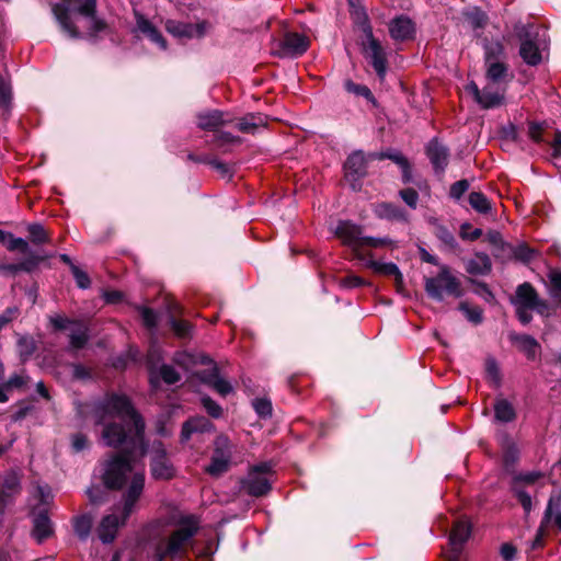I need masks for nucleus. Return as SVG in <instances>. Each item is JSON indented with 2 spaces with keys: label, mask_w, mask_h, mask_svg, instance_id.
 <instances>
[{
  "label": "nucleus",
  "mask_w": 561,
  "mask_h": 561,
  "mask_svg": "<svg viewBox=\"0 0 561 561\" xmlns=\"http://www.w3.org/2000/svg\"><path fill=\"white\" fill-rule=\"evenodd\" d=\"M103 482L108 489L119 490L123 493V506L119 515L113 513L104 516L98 527V536L103 543H111L116 538L119 527L124 526L142 494L145 473L137 468L129 455L117 454L105 465Z\"/></svg>",
  "instance_id": "1"
},
{
  "label": "nucleus",
  "mask_w": 561,
  "mask_h": 561,
  "mask_svg": "<svg viewBox=\"0 0 561 561\" xmlns=\"http://www.w3.org/2000/svg\"><path fill=\"white\" fill-rule=\"evenodd\" d=\"M98 423L105 424L102 439L107 446L127 444L131 453L146 454L145 423L124 394H107L95 409Z\"/></svg>",
  "instance_id": "2"
},
{
  "label": "nucleus",
  "mask_w": 561,
  "mask_h": 561,
  "mask_svg": "<svg viewBox=\"0 0 561 561\" xmlns=\"http://www.w3.org/2000/svg\"><path fill=\"white\" fill-rule=\"evenodd\" d=\"M199 519L195 515L172 513L167 518H159L151 525L153 561H178L184 559L192 546L193 538L199 529Z\"/></svg>",
  "instance_id": "3"
},
{
  "label": "nucleus",
  "mask_w": 561,
  "mask_h": 561,
  "mask_svg": "<svg viewBox=\"0 0 561 561\" xmlns=\"http://www.w3.org/2000/svg\"><path fill=\"white\" fill-rule=\"evenodd\" d=\"M520 39L519 55L529 66H537L542 61V55L548 49L549 39L547 31L539 26H523L518 31Z\"/></svg>",
  "instance_id": "4"
},
{
  "label": "nucleus",
  "mask_w": 561,
  "mask_h": 561,
  "mask_svg": "<svg viewBox=\"0 0 561 561\" xmlns=\"http://www.w3.org/2000/svg\"><path fill=\"white\" fill-rule=\"evenodd\" d=\"M424 287L427 295L437 301H442L445 294L454 297L462 296L460 280L453 275L450 268L446 265L440 266L436 276L426 277Z\"/></svg>",
  "instance_id": "5"
},
{
  "label": "nucleus",
  "mask_w": 561,
  "mask_h": 561,
  "mask_svg": "<svg viewBox=\"0 0 561 561\" xmlns=\"http://www.w3.org/2000/svg\"><path fill=\"white\" fill-rule=\"evenodd\" d=\"M512 304L515 306L516 316L523 324L531 321V310L543 313L548 309L547 304L539 299L537 291L529 283H524L516 288Z\"/></svg>",
  "instance_id": "6"
},
{
  "label": "nucleus",
  "mask_w": 561,
  "mask_h": 561,
  "mask_svg": "<svg viewBox=\"0 0 561 561\" xmlns=\"http://www.w3.org/2000/svg\"><path fill=\"white\" fill-rule=\"evenodd\" d=\"M363 32L366 37V41L363 42V54L379 79L383 80L387 73V54L380 42L375 38L371 26L366 22L363 24Z\"/></svg>",
  "instance_id": "7"
},
{
  "label": "nucleus",
  "mask_w": 561,
  "mask_h": 561,
  "mask_svg": "<svg viewBox=\"0 0 561 561\" xmlns=\"http://www.w3.org/2000/svg\"><path fill=\"white\" fill-rule=\"evenodd\" d=\"M233 445L225 435H219L214 442V451L209 465L205 471L215 478L226 473L230 469Z\"/></svg>",
  "instance_id": "8"
},
{
  "label": "nucleus",
  "mask_w": 561,
  "mask_h": 561,
  "mask_svg": "<svg viewBox=\"0 0 561 561\" xmlns=\"http://www.w3.org/2000/svg\"><path fill=\"white\" fill-rule=\"evenodd\" d=\"M272 473V466L263 462L252 467L245 479L242 480V490L252 496H263L271 490L268 476Z\"/></svg>",
  "instance_id": "9"
},
{
  "label": "nucleus",
  "mask_w": 561,
  "mask_h": 561,
  "mask_svg": "<svg viewBox=\"0 0 561 561\" xmlns=\"http://www.w3.org/2000/svg\"><path fill=\"white\" fill-rule=\"evenodd\" d=\"M309 46L310 39L306 35L288 32L280 43V50L277 55L280 57H298L305 54Z\"/></svg>",
  "instance_id": "10"
},
{
  "label": "nucleus",
  "mask_w": 561,
  "mask_h": 561,
  "mask_svg": "<svg viewBox=\"0 0 561 561\" xmlns=\"http://www.w3.org/2000/svg\"><path fill=\"white\" fill-rule=\"evenodd\" d=\"M209 26L206 21L196 24L182 23L174 20H168L165 22L167 31L180 38L202 37L206 34Z\"/></svg>",
  "instance_id": "11"
},
{
  "label": "nucleus",
  "mask_w": 561,
  "mask_h": 561,
  "mask_svg": "<svg viewBox=\"0 0 561 561\" xmlns=\"http://www.w3.org/2000/svg\"><path fill=\"white\" fill-rule=\"evenodd\" d=\"M335 234L356 253L363 248L364 237L362 229L350 221H340L336 226Z\"/></svg>",
  "instance_id": "12"
},
{
  "label": "nucleus",
  "mask_w": 561,
  "mask_h": 561,
  "mask_svg": "<svg viewBox=\"0 0 561 561\" xmlns=\"http://www.w3.org/2000/svg\"><path fill=\"white\" fill-rule=\"evenodd\" d=\"M232 123L231 117L221 111L214 110L197 115V126L207 131H218L220 127Z\"/></svg>",
  "instance_id": "13"
},
{
  "label": "nucleus",
  "mask_w": 561,
  "mask_h": 561,
  "mask_svg": "<svg viewBox=\"0 0 561 561\" xmlns=\"http://www.w3.org/2000/svg\"><path fill=\"white\" fill-rule=\"evenodd\" d=\"M134 16L136 21L135 32H139L152 43L164 49L167 47V43L158 28L139 11L134 10Z\"/></svg>",
  "instance_id": "14"
},
{
  "label": "nucleus",
  "mask_w": 561,
  "mask_h": 561,
  "mask_svg": "<svg viewBox=\"0 0 561 561\" xmlns=\"http://www.w3.org/2000/svg\"><path fill=\"white\" fill-rule=\"evenodd\" d=\"M151 474L157 480H169L175 474V469L168 459L164 450L158 448L150 465Z\"/></svg>",
  "instance_id": "15"
},
{
  "label": "nucleus",
  "mask_w": 561,
  "mask_h": 561,
  "mask_svg": "<svg viewBox=\"0 0 561 561\" xmlns=\"http://www.w3.org/2000/svg\"><path fill=\"white\" fill-rule=\"evenodd\" d=\"M426 154L435 171L443 173L448 164V148L437 139H432L426 146Z\"/></svg>",
  "instance_id": "16"
},
{
  "label": "nucleus",
  "mask_w": 561,
  "mask_h": 561,
  "mask_svg": "<svg viewBox=\"0 0 561 561\" xmlns=\"http://www.w3.org/2000/svg\"><path fill=\"white\" fill-rule=\"evenodd\" d=\"M389 33L392 39L404 42L412 39L415 33V25L411 19L400 15L389 24Z\"/></svg>",
  "instance_id": "17"
},
{
  "label": "nucleus",
  "mask_w": 561,
  "mask_h": 561,
  "mask_svg": "<svg viewBox=\"0 0 561 561\" xmlns=\"http://www.w3.org/2000/svg\"><path fill=\"white\" fill-rule=\"evenodd\" d=\"M48 255L30 254L20 263L4 264L0 263L1 275H15L19 272H33L41 262L45 261Z\"/></svg>",
  "instance_id": "18"
},
{
  "label": "nucleus",
  "mask_w": 561,
  "mask_h": 561,
  "mask_svg": "<svg viewBox=\"0 0 561 561\" xmlns=\"http://www.w3.org/2000/svg\"><path fill=\"white\" fill-rule=\"evenodd\" d=\"M485 64V78L489 83L493 84H502L506 83L513 78V75L510 72V67L503 60L499 61H490Z\"/></svg>",
  "instance_id": "19"
},
{
  "label": "nucleus",
  "mask_w": 561,
  "mask_h": 561,
  "mask_svg": "<svg viewBox=\"0 0 561 561\" xmlns=\"http://www.w3.org/2000/svg\"><path fill=\"white\" fill-rule=\"evenodd\" d=\"M170 319L169 323L174 334L180 339H187L192 335L193 327L185 320L176 319L178 314L182 313V308L178 302L169 305Z\"/></svg>",
  "instance_id": "20"
},
{
  "label": "nucleus",
  "mask_w": 561,
  "mask_h": 561,
  "mask_svg": "<svg viewBox=\"0 0 561 561\" xmlns=\"http://www.w3.org/2000/svg\"><path fill=\"white\" fill-rule=\"evenodd\" d=\"M491 84L492 83H489L482 89L478 99L477 103L482 108L497 107L504 103L505 88H493Z\"/></svg>",
  "instance_id": "21"
},
{
  "label": "nucleus",
  "mask_w": 561,
  "mask_h": 561,
  "mask_svg": "<svg viewBox=\"0 0 561 561\" xmlns=\"http://www.w3.org/2000/svg\"><path fill=\"white\" fill-rule=\"evenodd\" d=\"M51 11L65 33L72 38H78L80 36L79 28L71 19L66 5L56 3L53 5Z\"/></svg>",
  "instance_id": "22"
},
{
  "label": "nucleus",
  "mask_w": 561,
  "mask_h": 561,
  "mask_svg": "<svg viewBox=\"0 0 561 561\" xmlns=\"http://www.w3.org/2000/svg\"><path fill=\"white\" fill-rule=\"evenodd\" d=\"M366 264L377 274L393 277L397 289L401 290L403 287V276L394 263H382L370 259Z\"/></svg>",
  "instance_id": "23"
},
{
  "label": "nucleus",
  "mask_w": 561,
  "mask_h": 561,
  "mask_svg": "<svg viewBox=\"0 0 561 561\" xmlns=\"http://www.w3.org/2000/svg\"><path fill=\"white\" fill-rule=\"evenodd\" d=\"M346 176L359 179L366 174L367 163L362 151L353 152L344 164Z\"/></svg>",
  "instance_id": "24"
},
{
  "label": "nucleus",
  "mask_w": 561,
  "mask_h": 561,
  "mask_svg": "<svg viewBox=\"0 0 561 561\" xmlns=\"http://www.w3.org/2000/svg\"><path fill=\"white\" fill-rule=\"evenodd\" d=\"M470 534L471 526L467 520H458L455 523L449 536V541L456 553L460 552L462 545L467 541Z\"/></svg>",
  "instance_id": "25"
},
{
  "label": "nucleus",
  "mask_w": 561,
  "mask_h": 561,
  "mask_svg": "<svg viewBox=\"0 0 561 561\" xmlns=\"http://www.w3.org/2000/svg\"><path fill=\"white\" fill-rule=\"evenodd\" d=\"M511 341L515 344V346L529 359H534L540 348L538 342L527 334H512Z\"/></svg>",
  "instance_id": "26"
},
{
  "label": "nucleus",
  "mask_w": 561,
  "mask_h": 561,
  "mask_svg": "<svg viewBox=\"0 0 561 561\" xmlns=\"http://www.w3.org/2000/svg\"><path fill=\"white\" fill-rule=\"evenodd\" d=\"M491 268V260L485 253H476L466 264V271L472 275H486Z\"/></svg>",
  "instance_id": "27"
},
{
  "label": "nucleus",
  "mask_w": 561,
  "mask_h": 561,
  "mask_svg": "<svg viewBox=\"0 0 561 561\" xmlns=\"http://www.w3.org/2000/svg\"><path fill=\"white\" fill-rule=\"evenodd\" d=\"M494 417L497 422L508 423L516 419V411L513 404L502 397H497L494 402Z\"/></svg>",
  "instance_id": "28"
},
{
  "label": "nucleus",
  "mask_w": 561,
  "mask_h": 561,
  "mask_svg": "<svg viewBox=\"0 0 561 561\" xmlns=\"http://www.w3.org/2000/svg\"><path fill=\"white\" fill-rule=\"evenodd\" d=\"M211 428V423L204 416L192 417L183 424L181 438L183 442L188 440L195 432H206Z\"/></svg>",
  "instance_id": "29"
},
{
  "label": "nucleus",
  "mask_w": 561,
  "mask_h": 561,
  "mask_svg": "<svg viewBox=\"0 0 561 561\" xmlns=\"http://www.w3.org/2000/svg\"><path fill=\"white\" fill-rule=\"evenodd\" d=\"M375 211L379 218L403 222L408 221L407 213L399 206L390 203H381L377 205Z\"/></svg>",
  "instance_id": "30"
},
{
  "label": "nucleus",
  "mask_w": 561,
  "mask_h": 561,
  "mask_svg": "<svg viewBox=\"0 0 561 561\" xmlns=\"http://www.w3.org/2000/svg\"><path fill=\"white\" fill-rule=\"evenodd\" d=\"M32 534L39 543L53 535V526L47 514H39L34 518Z\"/></svg>",
  "instance_id": "31"
},
{
  "label": "nucleus",
  "mask_w": 561,
  "mask_h": 561,
  "mask_svg": "<svg viewBox=\"0 0 561 561\" xmlns=\"http://www.w3.org/2000/svg\"><path fill=\"white\" fill-rule=\"evenodd\" d=\"M264 126L265 118L261 114L245 115L236 124L237 129L245 134H254L257 128Z\"/></svg>",
  "instance_id": "32"
},
{
  "label": "nucleus",
  "mask_w": 561,
  "mask_h": 561,
  "mask_svg": "<svg viewBox=\"0 0 561 561\" xmlns=\"http://www.w3.org/2000/svg\"><path fill=\"white\" fill-rule=\"evenodd\" d=\"M207 385L213 387L219 394L227 396L232 391L230 382L218 375V368L214 367L211 373L204 379Z\"/></svg>",
  "instance_id": "33"
},
{
  "label": "nucleus",
  "mask_w": 561,
  "mask_h": 561,
  "mask_svg": "<svg viewBox=\"0 0 561 561\" xmlns=\"http://www.w3.org/2000/svg\"><path fill=\"white\" fill-rule=\"evenodd\" d=\"M470 206L479 214H489L492 209L490 199L481 192H471L468 197Z\"/></svg>",
  "instance_id": "34"
},
{
  "label": "nucleus",
  "mask_w": 561,
  "mask_h": 561,
  "mask_svg": "<svg viewBox=\"0 0 561 561\" xmlns=\"http://www.w3.org/2000/svg\"><path fill=\"white\" fill-rule=\"evenodd\" d=\"M27 232H28V238H30L31 242L36 245L48 243L50 241V237H49L48 232L45 230V228L41 224H37V222L30 224L27 226Z\"/></svg>",
  "instance_id": "35"
},
{
  "label": "nucleus",
  "mask_w": 561,
  "mask_h": 561,
  "mask_svg": "<svg viewBox=\"0 0 561 561\" xmlns=\"http://www.w3.org/2000/svg\"><path fill=\"white\" fill-rule=\"evenodd\" d=\"M504 58V46L500 41H492L484 46V62L499 61Z\"/></svg>",
  "instance_id": "36"
},
{
  "label": "nucleus",
  "mask_w": 561,
  "mask_h": 561,
  "mask_svg": "<svg viewBox=\"0 0 561 561\" xmlns=\"http://www.w3.org/2000/svg\"><path fill=\"white\" fill-rule=\"evenodd\" d=\"M12 91L9 81L0 76V114H5L11 105Z\"/></svg>",
  "instance_id": "37"
},
{
  "label": "nucleus",
  "mask_w": 561,
  "mask_h": 561,
  "mask_svg": "<svg viewBox=\"0 0 561 561\" xmlns=\"http://www.w3.org/2000/svg\"><path fill=\"white\" fill-rule=\"evenodd\" d=\"M551 505H552V500L549 501L548 507L546 510L545 518H543L540 527L537 530L535 539L530 543L531 550H536V549L543 547V537L546 535L545 524L548 523L549 519L551 518V514H552Z\"/></svg>",
  "instance_id": "38"
},
{
  "label": "nucleus",
  "mask_w": 561,
  "mask_h": 561,
  "mask_svg": "<svg viewBox=\"0 0 561 561\" xmlns=\"http://www.w3.org/2000/svg\"><path fill=\"white\" fill-rule=\"evenodd\" d=\"M88 342V329L83 324H78V327L72 330L70 334V346L73 350L82 348Z\"/></svg>",
  "instance_id": "39"
},
{
  "label": "nucleus",
  "mask_w": 561,
  "mask_h": 561,
  "mask_svg": "<svg viewBox=\"0 0 561 561\" xmlns=\"http://www.w3.org/2000/svg\"><path fill=\"white\" fill-rule=\"evenodd\" d=\"M95 11L96 7L91 13H80L85 18L87 28L89 30L90 35H96L99 32H102L106 27L105 22L95 15Z\"/></svg>",
  "instance_id": "40"
},
{
  "label": "nucleus",
  "mask_w": 561,
  "mask_h": 561,
  "mask_svg": "<svg viewBox=\"0 0 561 561\" xmlns=\"http://www.w3.org/2000/svg\"><path fill=\"white\" fill-rule=\"evenodd\" d=\"M92 527V518L88 515L79 516L75 519L73 528L76 534L81 538L85 539Z\"/></svg>",
  "instance_id": "41"
},
{
  "label": "nucleus",
  "mask_w": 561,
  "mask_h": 561,
  "mask_svg": "<svg viewBox=\"0 0 561 561\" xmlns=\"http://www.w3.org/2000/svg\"><path fill=\"white\" fill-rule=\"evenodd\" d=\"M345 89L347 92L353 93L358 96H363L370 102L375 101L371 91L369 90L368 87H366L364 84H357L351 80H347L345 82Z\"/></svg>",
  "instance_id": "42"
},
{
  "label": "nucleus",
  "mask_w": 561,
  "mask_h": 561,
  "mask_svg": "<svg viewBox=\"0 0 561 561\" xmlns=\"http://www.w3.org/2000/svg\"><path fill=\"white\" fill-rule=\"evenodd\" d=\"M20 482L15 476H9L2 483L0 492H4V496L12 500V497L20 492Z\"/></svg>",
  "instance_id": "43"
},
{
  "label": "nucleus",
  "mask_w": 561,
  "mask_h": 561,
  "mask_svg": "<svg viewBox=\"0 0 561 561\" xmlns=\"http://www.w3.org/2000/svg\"><path fill=\"white\" fill-rule=\"evenodd\" d=\"M485 373L488 380L495 387L501 385V373L497 363L493 358H488L485 362Z\"/></svg>",
  "instance_id": "44"
},
{
  "label": "nucleus",
  "mask_w": 561,
  "mask_h": 561,
  "mask_svg": "<svg viewBox=\"0 0 561 561\" xmlns=\"http://www.w3.org/2000/svg\"><path fill=\"white\" fill-rule=\"evenodd\" d=\"M7 241H8L7 249L9 251L19 250L20 252L27 254V256L30 254H34L33 252L30 251L27 241H25L22 238H15L12 233H9Z\"/></svg>",
  "instance_id": "45"
},
{
  "label": "nucleus",
  "mask_w": 561,
  "mask_h": 561,
  "mask_svg": "<svg viewBox=\"0 0 561 561\" xmlns=\"http://www.w3.org/2000/svg\"><path fill=\"white\" fill-rule=\"evenodd\" d=\"M253 409L261 417H268L272 415V402L266 398H256L252 402Z\"/></svg>",
  "instance_id": "46"
},
{
  "label": "nucleus",
  "mask_w": 561,
  "mask_h": 561,
  "mask_svg": "<svg viewBox=\"0 0 561 561\" xmlns=\"http://www.w3.org/2000/svg\"><path fill=\"white\" fill-rule=\"evenodd\" d=\"M459 309L466 314L467 319L476 324L482 322V309L470 307L467 302H461Z\"/></svg>",
  "instance_id": "47"
},
{
  "label": "nucleus",
  "mask_w": 561,
  "mask_h": 561,
  "mask_svg": "<svg viewBox=\"0 0 561 561\" xmlns=\"http://www.w3.org/2000/svg\"><path fill=\"white\" fill-rule=\"evenodd\" d=\"M550 279V294L551 296L561 301V272L553 271L549 274Z\"/></svg>",
  "instance_id": "48"
},
{
  "label": "nucleus",
  "mask_w": 561,
  "mask_h": 561,
  "mask_svg": "<svg viewBox=\"0 0 561 561\" xmlns=\"http://www.w3.org/2000/svg\"><path fill=\"white\" fill-rule=\"evenodd\" d=\"M396 242L390 238H371L364 237L363 247L381 248V247H394Z\"/></svg>",
  "instance_id": "49"
},
{
  "label": "nucleus",
  "mask_w": 561,
  "mask_h": 561,
  "mask_svg": "<svg viewBox=\"0 0 561 561\" xmlns=\"http://www.w3.org/2000/svg\"><path fill=\"white\" fill-rule=\"evenodd\" d=\"M399 195L409 207H411L412 209L416 208L419 194L414 188L409 187L401 190L399 192Z\"/></svg>",
  "instance_id": "50"
},
{
  "label": "nucleus",
  "mask_w": 561,
  "mask_h": 561,
  "mask_svg": "<svg viewBox=\"0 0 561 561\" xmlns=\"http://www.w3.org/2000/svg\"><path fill=\"white\" fill-rule=\"evenodd\" d=\"M436 236L442 242H444L449 248L454 249L457 247V242L454 234L446 227L438 226L436 228Z\"/></svg>",
  "instance_id": "51"
},
{
  "label": "nucleus",
  "mask_w": 561,
  "mask_h": 561,
  "mask_svg": "<svg viewBox=\"0 0 561 561\" xmlns=\"http://www.w3.org/2000/svg\"><path fill=\"white\" fill-rule=\"evenodd\" d=\"M71 273L79 288L87 289L90 287V277L84 271L80 270L78 266H72Z\"/></svg>",
  "instance_id": "52"
},
{
  "label": "nucleus",
  "mask_w": 561,
  "mask_h": 561,
  "mask_svg": "<svg viewBox=\"0 0 561 561\" xmlns=\"http://www.w3.org/2000/svg\"><path fill=\"white\" fill-rule=\"evenodd\" d=\"M160 375L162 379L169 385H173L180 380V375L178 371L169 365H163L160 368Z\"/></svg>",
  "instance_id": "53"
},
{
  "label": "nucleus",
  "mask_w": 561,
  "mask_h": 561,
  "mask_svg": "<svg viewBox=\"0 0 561 561\" xmlns=\"http://www.w3.org/2000/svg\"><path fill=\"white\" fill-rule=\"evenodd\" d=\"M469 188L467 180H460L451 184L449 195L451 198L459 199Z\"/></svg>",
  "instance_id": "54"
},
{
  "label": "nucleus",
  "mask_w": 561,
  "mask_h": 561,
  "mask_svg": "<svg viewBox=\"0 0 561 561\" xmlns=\"http://www.w3.org/2000/svg\"><path fill=\"white\" fill-rule=\"evenodd\" d=\"M20 310L18 307H9L0 314V331L10 322L18 318Z\"/></svg>",
  "instance_id": "55"
},
{
  "label": "nucleus",
  "mask_w": 561,
  "mask_h": 561,
  "mask_svg": "<svg viewBox=\"0 0 561 561\" xmlns=\"http://www.w3.org/2000/svg\"><path fill=\"white\" fill-rule=\"evenodd\" d=\"M542 133H543V125L541 123L530 122L528 124V136L533 141H535L537 144L541 142L543 140Z\"/></svg>",
  "instance_id": "56"
},
{
  "label": "nucleus",
  "mask_w": 561,
  "mask_h": 561,
  "mask_svg": "<svg viewBox=\"0 0 561 561\" xmlns=\"http://www.w3.org/2000/svg\"><path fill=\"white\" fill-rule=\"evenodd\" d=\"M202 403L205 410L208 412V414L211 415L213 417H219L221 415L222 409L209 397H204L202 399Z\"/></svg>",
  "instance_id": "57"
},
{
  "label": "nucleus",
  "mask_w": 561,
  "mask_h": 561,
  "mask_svg": "<svg viewBox=\"0 0 561 561\" xmlns=\"http://www.w3.org/2000/svg\"><path fill=\"white\" fill-rule=\"evenodd\" d=\"M19 347H20L21 356H23L25 358L31 356L33 354V352L35 351L34 341L30 337H21L19 340Z\"/></svg>",
  "instance_id": "58"
},
{
  "label": "nucleus",
  "mask_w": 561,
  "mask_h": 561,
  "mask_svg": "<svg viewBox=\"0 0 561 561\" xmlns=\"http://www.w3.org/2000/svg\"><path fill=\"white\" fill-rule=\"evenodd\" d=\"M340 284L345 288H356L364 286L366 282L357 275H347L340 280Z\"/></svg>",
  "instance_id": "59"
},
{
  "label": "nucleus",
  "mask_w": 561,
  "mask_h": 561,
  "mask_svg": "<svg viewBox=\"0 0 561 561\" xmlns=\"http://www.w3.org/2000/svg\"><path fill=\"white\" fill-rule=\"evenodd\" d=\"M378 159H390L394 163H397L400 168H405V163H408V159L402 156L400 152H381L378 154Z\"/></svg>",
  "instance_id": "60"
},
{
  "label": "nucleus",
  "mask_w": 561,
  "mask_h": 561,
  "mask_svg": "<svg viewBox=\"0 0 561 561\" xmlns=\"http://www.w3.org/2000/svg\"><path fill=\"white\" fill-rule=\"evenodd\" d=\"M471 228L469 224H463L460 228V237L463 240H477L482 236V230L479 228L473 229L472 231H467V229Z\"/></svg>",
  "instance_id": "61"
},
{
  "label": "nucleus",
  "mask_w": 561,
  "mask_h": 561,
  "mask_svg": "<svg viewBox=\"0 0 561 561\" xmlns=\"http://www.w3.org/2000/svg\"><path fill=\"white\" fill-rule=\"evenodd\" d=\"M514 254L516 259L523 262H528L534 257L535 252L527 245H519L515 249Z\"/></svg>",
  "instance_id": "62"
},
{
  "label": "nucleus",
  "mask_w": 561,
  "mask_h": 561,
  "mask_svg": "<svg viewBox=\"0 0 561 561\" xmlns=\"http://www.w3.org/2000/svg\"><path fill=\"white\" fill-rule=\"evenodd\" d=\"M141 318L147 328H154L157 324V316L149 308H142Z\"/></svg>",
  "instance_id": "63"
},
{
  "label": "nucleus",
  "mask_w": 561,
  "mask_h": 561,
  "mask_svg": "<svg viewBox=\"0 0 561 561\" xmlns=\"http://www.w3.org/2000/svg\"><path fill=\"white\" fill-rule=\"evenodd\" d=\"M500 553L504 561H512L516 556V548L512 543L505 542L501 546Z\"/></svg>",
  "instance_id": "64"
}]
</instances>
